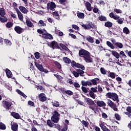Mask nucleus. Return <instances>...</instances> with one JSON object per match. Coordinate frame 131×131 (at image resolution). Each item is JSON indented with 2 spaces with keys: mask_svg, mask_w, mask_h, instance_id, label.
I'll list each match as a JSON object with an SVG mask.
<instances>
[{
  "mask_svg": "<svg viewBox=\"0 0 131 131\" xmlns=\"http://www.w3.org/2000/svg\"><path fill=\"white\" fill-rule=\"evenodd\" d=\"M87 104L89 106V109L92 110L93 111L96 113L101 110V108L99 107H105L106 103L102 100H97L96 104L94 102V100L89 98H85Z\"/></svg>",
  "mask_w": 131,
  "mask_h": 131,
  "instance_id": "1",
  "label": "nucleus"
},
{
  "mask_svg": "<svg viewBox=\"0 0 131 131\" xmlns=\"http://www.w3.org/2000/svg\"><path fill=\"white\" fill-rule=\"evenodd\" d=\"M79 56L82 57L86 62L90 63L93 62V58L91 57V53L86 50H80L79 51Z\"/></svg>",
  "mask_w": 131,
  "mask_h": 131,
  "instance_id": "2",
  "label": "nucleus"
},
{
  "mask_svg": "<svg viewBox=\"0 0 131 131\" xmlns=\"http://www.w3.org/2000/svg\"><path fill=\"white\" fill-rule=\"evenodd\" d=\"M71 67L73 68H78L80 69H77L76 71L78 72V76H80L81 77L84 76L83 75L84 72L83 70H85L84 66L79 64V63H76L74 60H72L71 61Z\"/></svg>",
  "mask_w": 131,
  "mask_h": 131,
  "instance_id": "3",
  "label": "nucleus"
},
{
  "mask_svg": "<svg viewBox=\"0 0 131 131\" xmlns=\"http://www.w3.org/2000/svg\"><path fill=\"white\" fill-rule=\"evenodd\" d=\"M107 98L112 99L113 101H119L118 95L116 93L108 92L105 95Z\"/></svg>",
  "mask_w": 131,
  "mask_h": 131,
  "instance_id": "4",
  "label": "nucleus"
},
{
  "mask_svg": "<svg viewBox=\"0 0 131 131\" xmlns=\"http://www.w3.org/2000/svg\"><path fill=\"white\" fill-rule=\"evenodd\" d=\"M109 16L111 17V18H113L115 20H117V22H118V23L119 24L121 25L123 23V20H122V18L121 17H120V16H119V15H114V12H111L109 14Z\"/></svg>",
  "mask_w": 131,
  "mask_h": 131,
  "instance_id": "5",
  "label": "nucleus"
},
{
  "mask_svg": "<svg viewBox=\"0 0 131 131\" xmlns=\"http://www.w3.org/2000/svg\"><path fill=\"white\" fill-rule=\"evenodd\" d=\"M82 28L85 30H90L91 29H96V25H94L92 22L88 21L86 24H83L81 25Z\"/></svg>",
  "mask_w": 131,
  "mask_h": 131,
  "instance_id": "6",
  "label": "nucleus"
},
{
  "mask_svg": "<svg viewBox=\"0 0 131 131\" xmlns=\"http://www.w3.org/2000/svg\"><path fill=\"white\" fill-rule=\"evenodd\" d=\"M48 46L53 50L61 49L60 47H59V43L56 40L52 41L50 44L48 43Z\"/></svg>",
  "mask_w": 131,
  "mask_h": 131,
  "instance_id": "7",
  "label": "nucleus"
},
{
  "mask_svg": "<svg viewBox=\"0 0 131 131\" xmlns=\"http://www.w3.org/2000/svg\"><path fill=\"white\" fill-rule=\"evenodd\" d=\"M54 115L51 117V121L55 123H57L59 122V117L60 116V114H59L58 112L57 111H55L54 112Z\"/></svg>",
  "mask_w": 131,
  "mask_h": 131,
  "instance_id": "8",
  "label": "nucleus"
},
{
  "mask_svg": "<svg viewBox=\"0 0 131 131\" xmlns=\"http://www.w3.org/2000/svg\"><path fill=\"white\" fill-rule=\"evenodd\" d=\"M3 104L4 108L6 110H10L12 105V103L10 101H8V100H3Z\"/></svg>",
  "mask_w": 131,
  "mask_h": 131,
  "instance_id": "9",
  "label": "nucleus"
},
{
  "mask_svg": "<svg viewBox=\"0 0 131 131\" xmlns=\"http://www.w3.org/2000/svg\"><path fill=\"white\" fill-rule=\"evenodd\" d=\"M56 8V5L53 2L47 3V9H50L51 11H55Z\"/></svg>",
  "mask_w": 131,
  "mask_h": 131,
  "instance_id": "10",
  "label": "nucleus"
},
{
  "mask_svg": "<svg viewBox=\"0 0 131 131\" xmlns=\"http://www.w3.org/2000/svg\"><path fill=\"white\" fill-rule=\"evenodd\" d=\"M39 100L40 101L44 102L45 101H47V98L46 97V94L45 93H40V94L38 96Z\"/></svg>",
  "mask_w": 131,
  "mask_h": 131,
  "instance_id": "11",
  "label": "nucleus"
},
{
  "mask_svg": "<svg viewBox=\"0 0 131 131\" xmlns=\"http://www.w3.org/2000/svg\"><path fill=\"white\" fill-rule=\"evenodd\" d=\"M99 124L102 131H111L107 127L105 126L104 122H103L102 120L100 121Z\"/></svg>",
  "mask_w": 131,
  "mask_h": 131,
  "instance_id": "12",
  "label": "nucleus"
},
{
  "mask_svg": "<svg viewBox=\"0 0 131 131\" xmlns=\"http://www.w3.org/2000/svg\"><path fill=\"white\" fill-rule=\"evenodd\" d=\"M14 30L16 33L18 34H20L23 33V32H24V29H23V28H21L20 27H19L18 26H15L14 28Z\"/></svg>",
  "mask_w": 131,
  "mask_h": 131,
  "instance_id": "13",
  "label": "nucleus"
},
{
  "mask_svg": "<svg viewBox=\"0 0 131 131\" xmlns=\"http://www.w3.org/2000/svg\"><path fill=\"white\" fill-rule=\"evenodd\" d=\"M16 12L17 13V16L20 21H23L24 16L23 13L19 10L18 8L16 9Z\"/></svg>",
  "mask_w": 131,
  "mask_h": 131,
  "instance_id": "14",
  "label": "nucleus"
},
{
  "mask_svg": "<svg viewBox=\"0 0 131 131\" xmlns=\"http://www.w3.org/2000/svg\"><path fill=\"white\" fill-rule=\"evenodd\" d=\"M42 37L43 38L46 39H53V35H52L50 34H42Z\"/></svg>",
  "mask_w": 131,
  "mask_h": 131,
  "instance_id": "15",
  "label": "nucleus"
},
{
  "mask_svg": "<svg viewBox=\"0 0 131 131\" xmlns=\"http://www.w3.org/2000/svg\"><path fill=\"white\" fill-rule=\"evenodd\" d=\"M19 9L24 14H27V12H29V10L27 9V8L23 7V6H19Z\"/></svg>",
  "mask_w": 131,
  "mask_h": 131,
  "instance_id": "16",
  "label": "nucleus"
},
{
  "mask_svg": "<svg viewBox=\"0 0 131 131\" xmlns=\"http://www.w3.org/2000/svg\"><path fill=\"white\" fill-rule=\"evenodd\" d=\"M35 65L37 69H38L40 72H42V71H44L42 65L39 64V63L36 62H35Z\"/></svg>",
  "mask_w": 131,
  "mask_h": 131,
  "instance_id": "17",
  "label": "nucleus"
},
{
  "mask_svg": "<svg viewBox=\"0 0 131 131\" xmlns=\"http://www.w3.org/2000/svg\"><path fill=\"white\" fill-rule=\"evenodd\" d=\"M113 56H114L116 59H119L120 57V55L119 53L115 50L111 51Z\"/></svg>",
  "mask_w": 131,
  "mask_h": 131,
  "instance_id": "18",
  "label": "nucleus"
},
{
  "mask_svg": "<svg viewBox=\"0 0 131 131\" xmlns=\"http://www.w3.org/2000/svg\"><path fill=\"white\" fill-rule=\"evenodd\" d=\"M85 7L89 11H92L93 9V7H92V5L89 2H86V4H85Z\"/></svg>",
  "mask_w": 131,
  "mask_h": 131,
  "instance_id": "19",
  "label": "nucleus"
},
{
  "mask_svg": "<svg viewBox=\"0 0 131 131\" xmlns=\"http://www.w3.org/2000/svg\"><path fill=\"white\" fill-rule=\"evenodd\" d=\"M11 116L14 117V118L16 119H19L20 116L19 115V113H15L14 112H11Z\"/></svg>",
  "mask_w": 131,
  "mask_h": 131,
  "instance_id": "20",
  "label": "nucleus"
},
{
  "mask_svg": "<svg viewBox=\"0 0 131 131\" xmlns=\"http://www.w3.org/2000/svg\"><path fill=\"white\" fill-rule=\"evenodd\" d=\"M77 16L79 19H84V17H85L84 13L78 11L77 13Z\"/></svg>",
  "mask_w": 131,
  "mask_h": 131,
  "instance_id": "21",
  "label": "nucleus"
},
{
  "mask_svg": "<svg viewBox=\"0 0 131 131\" xmlns=\"http://www.w3.org/2000/svg\"><path fill=\"white\" fill-rule=\"evenodd\" d=\"M86 39L88 41L90 42L91 43H93L94 42V38L91 37L90 35L86 36Z\"/></svg>",
  "mask_w": 131,
  "mask_h": 131,
  "instance_id": "22",
  "label": "nucleus"
},
{
  "mask_svg": "<svg viewBox=\"0 0 131 131\" xmlns=\"http://www.w3.org/2000/svg\"><path fill=\"white\" fill-rule=\"evenodd\" d=\"M18 125L17 123L13 124L11 125V129L13 131H17L18 130Z\"/></svg>",
  "mask_w": 131,
  "mask_h": 131,
  "instance_id": "23",
  "label": "nucleus"
},
{
  "mask_svg": "<svg viewBox=\"0 0 131 131\" xmlns=\"http://www.w3.org/2000/svg\"><path fill=\"white\" fill-rule=\"evenodd\" d=\"M99 81V79H98V78H95L94 79L91 80L92 84H93L94 85H97Z\"/></svg>",
  "mask_w": 131,
  "mask_h": 131,
  "instance_id": "24",
  "label": "nucleus"
},
{
  "mask_svg": "<svg viewBox=\"0 0 131 131\" xmlns=\"http://www.w3.org/2000/svg\"><path fill=\"white\" fill-rule=\"evenodd\" d=\"M6 75L8 78H11V77H12V73L10 70L6 69Z\"/></svg>",
  "mask_w": 131,
  "mask_h": 131,
  "instance_id": "25",
  "label": "nucleus"
},
{
  "mask_svg": "<svg viewBox=\"0 0 131 131\" xmlns=\"http://www.w3.org/2000/svg\"><path fill=\"white\" fill-rule=\"evenodd\" d=\"M62 93L63 94H66L67 95H69V96H73V95L74 94V93L72 92V91L71 90H63L62 91Z\"/></svg>",
  "mask_w": 131,
  "mask_h": 131,
  "instance_id": "26",
  "label": "nucleus"
},
{
  "mask_svg": "<svg viewBox=\"0 0 131 131\" xmlns=\"http://www.w3.org/2000/svg\"><path fill=\"white\" fill-rule=\"evenodd\" d=\"M63 61L65 62L66 63H67V64H70L71 62L72 63L71 60L70 59V58L67 57H63Z\"/></svg>",
  "mask_w": 131,
  "mask_h": 131,
  "instance_id": "27",
  "label": "nucleus"
},
{
  "mask_svg": "<svg viewBox=\"0 0 131 131\" xmlns=\"http://www.w3.org/2000/svg\"><path fill=\"white\" fill-rule=\"evenodd\" d=\"M113 25V23L111 21H106L104 23V26L107 27L108 28L112 27Z\"/></svg>",
  "mask_w": 131,
  "mask_h": 131,
  "instance_id": "28",
  "label": "nucleus"
},
{
  "mask_svg": "<svg viewBox=\"0 0 131 131\" xmlns=\"http://www.w3.org/2000/svg\"><path fill=\"white\" fill-rule=\"evenodd\" d=\"M123 47V45L122 43L116 42V43L115 44V48H116L117 49V48H119V49H122Z\"/></svg>",
  "mask_w": 131,
  "mask_h": 131,
  "instance_id": "29",
  "label": "nucleus"
},
{
  "mask_svg": "<svg viewBox=\"0 0 131 131\" xmlns=\"http://www.w3.org/2000/svg\"><path fill=\"white\" fill-rule=\"evenodd\" d=\"M106 45L111 48V49H115V47H114V45L112 44V42H110V41H106Z\"/></svg>",
  "mask_w": 131,
  "mask_h": 131,
  "instance_id": "30",
  "label": "nucleus"
},
{
  "mask_svg": "<svg viewBox=\"0 0 131 131\" xmlns=\"http://www.w3.org/2000/svg\"><path fill=\"white\" fill-rule=\"evenodd\" d=\"M8 21V18L6 16L4 15V17L0 16V21L2 23H5Z\"/></svg>",
  "mask_w": 131,
  "mask_h": 131,
  "instance_id": "31",
  "label": "nucleus"
},
{
  "mask_svg": "<svg viewBox=\"0 0 131 131\" xmlns=\"http://www.w3.org/2000/svg\"><path fill=\"white\" fill-rule=\"evenodd\" d=\"M6 13L5 12V9L4 8H0V16L2 17H4Z\"/></svg>",
  "mask_w": 131,
  "mask_h": 131,
  "instance_id": "32",
  "label": "nucleus"
},
{
  "mask_svg": "<svg viewBox=\"0 0 131 131\" xmlns=\"http://www.w3.org/2000/svg\"><path fill=\"white\" fill-rule=\"evenodd\" d=\"M107 104L111 108H113V106H114V102L112 101L111 100L108 99Z\"/></svg>",
  "mask_w": 131,
  "mask_h": 131,
  "instance_id": "33",
  "label": "nucleus"
},
{
  "mask_svg": "<svg viewBox=\"0 0 131 131\" xmlns=\"http://www.w3.org/2000/svg\"><path fill=\"white\" fill-rule=\"evenodd\" d=\"M59 46H60L62 49L64 50L65 51H68V50H69L68 47H67V46L64 45V44H62V43H60Z\"/></svg>",
  "mask_w": 131,
  "mask_h": 131,
  "instance_id": "34",
  "label": "nucleus"
},
{
  "mask_svg": "<svg viewBox=\"0 0 131 131\" xmlns=\"http://www.w3.org/2000/svg\"><path fill=\"white\" fill-rule=\"evenodd\" d=\"M39 24L40 25H39ZM37 25H39V27H45V26H46V24L45 23V22L42 20H39V22L37 23Z\"/></svg>",
  "mask_w": 131,
  "mask_h": 131,
  "instance_id": "35",
  "label": "nucleus"
},
{
  "mask_svg": "<svg viewBox=\"0 0 131 131\" xmlns=\"http://www.w3.org/2000/svg\"><path fill=\"white\" fill-rule=\"evenodd\" d=\"M123 32L126 34H129L130 33V31L127 27H124L123 29Z\"/></svg>",
  "mask_w": 131,
  "mask_h": 131,
  "instance_id": "36",
  "label": "nucleus"
},
{
  "mask_svg": "<svg viewBox=\"0 0 131 131\" xmlns=\"http://www.w3.org/2000/svg\"><path fill=\"white\" fill-rule=\"evenodd\" d=\"M47 125L50 127H53L54 126V123L51 122V120H47Z\"/></svg>",
  "mask_w": 131,
  "mask_h": 131,
  "instance_id": "37",
  "label": "nucleus"
},
{
  "mask_svg": "<svg viewBox=\"0 0 131 131\" xmlns=\"http://www.w3.org/2000/svg\"><path fill=\"white\" fill-rule=\"evenodd\" d=\"M6 129V126L4 123L0 122V129H2L3 130H5V129Z\"/></svg>",
  "mask_w": 131,
  "mask_h": 131,
  "instance_id": "38",
  "label": "nucleus"
},
{
  "mask_svg": "<svg viewBox=\"0 0 131 131\" xmlns=\"http://www.w3.org/2000/svg\"><path fill=\"white\" fill-rule=\"evenodd\" d=\"M99 19L101 21H107V18L105 16H104V15H101L99 16Z\"/></svg>",
  "mask_w": 131,
  "mask_h": 131,
  "instance_id": "39",
  "label": "nucleus"
},
{
  "mask_svg": "<svg viewBox=\"0 0 131 131\" xmlns=\"http://www.w3.org/2000/svg\"><path fill=\"white\" fill-rule=\"evenodd\" d=\"M13 23L11 21L7 22V23L6 24V27H7V28H11L13 26Z\"/></svg>",
  "mask_w": 131,
  "mask_h": 131,
  "instance_id": "40",
  "label": "nucleus"
},
{
  "mask_svg": "<svg viewBox=\"0 0 131 131\" xmlns=\"http://www.w3.org/2000/svg\"><path fill=\"white\" fill-rule=\"evenodd\" d=\"M4 42L6 45V46H11L12 45L11 41H10L8 39H5Z\"/></svg>",
  "mask_w": 131,
  "mask_h": 131,
  "instance_id": "41",
  "label": "nucleus"
},
{
  "mask_svg": "<svg viewBox=\"0 0 131 131\" xmlns=\"http://www.w3.org/2000/svg\"><path fill=\"white\" fill-rule=\"evenodd\" d=\"M89 95L92 99H96V97L94 93L92 92V91H89Z\"/></svg>",
  "mask_w": 131,
  "mask_h": 131,
  "instance_id": "42",
  "label": "nucleus"
},
{
  "mask_svg": "<svg viewBox=\"0 0 131 131\" xmlns=\"http://www.w3.org/2000/svg\"><path fill=\"white\" fill-rule=\"evenodd\" d=\"M115 117L117 121H120V120L121 119V117L120 115L118 114V113L115 114Z\"/></svg>",
  "mask_w": 131,
  "mask_h": 131,
  "instance_id": "43",
  "label": "nucleus"
},
{
  "mask_svg": "<svg viewBox=\"0 0 131 131\" xmlns=\"http://www.w3.org/2000/svg\"><path fill=\"white\" fill-rule=\"evenodd\" d=\"M119 55H120V57H121V58H122L123 57H124V58H126V57H127L126 55L124 53L123 51H121Z\"/></svg>",
  "mask_w": 131,
  "mask_h": 131,
  "instance_id": "44",
  "label": "nucleus"
},
{
  "mask_svg": "<svg viewBox=\"0 0 131 131\" xmlns=\"http://www.w3.org/2000/svg\"><path fill=\"white\" fill-rule=\"evenodd\" d=\"M81 123L85 126V127H89V122L85 120H82Z\"/></svg>",
  "mask_w": 131,
  "mask_h": 131,
  "instance_id": "45",
  "label": "nucleus"
},
{
  "mask_svg": "<svg viewBox=\"0 0 131 131\" xmlns=\"http://www.w3.org/2000/svg\"><path fill=\"white\" fill-rule=\"evenodd\" d=\"M53 106L59 107L60 106L59 102L58 101H54L52 102Z\"/></svg>",
  "mask_w": 131,
  "mask_h": 131,
  "instance_id": "46",
  "label": "nucleus"
},
{
  "mask_svg": "<svg viewBox=\"0 0 131 131\" xmlns=\"http://www.w3.org/2000/svg\"><path fill=\"white\" fill-rule=\"evenodd\" d=\"M35 57L36 59H39L40 57V53L36 52L34 53Z\"/></svg>",
  "mask_w": 131,
  "mask_h": 131,
  "instance_id": "47",
  "label": "nucleus"
},
{
  "mask_svg": "<svg viewBox=\"0 0 131 131\" xmlns=\"http://www.w3.org/2000/svg\"><path fill=\"white\" fill-rule=\"evenodd\" d=\"M26 24L27 26L29 27H33V23L31 21H30V20H26Z\"/></svg>",
  "mask_w": 131,
  "mask_h": 131,
  "instance_id": "48",
  "label": "nucleus"
},
{
  "mask_svg": "<svg viewBox=\"0 0 131 131\" xmlns=\"http://www.w3.org/2000/svg\"><path fill=\"white\" fill-rule=\"evenodd\" d=\"M114 11L117 14H122V11L120 9H117V8H115Z\"/></svg>",
  "mask_w": 131,
  "mask_h": 131,
  "instance_id": "49",
  "label": "nucleus"
},
{
  "mask_svg": "<svg viewBox=\"0 0 131 131\" xmlns=\"http://www.w3.org/2000/svg\"><path fill=\"white\" fill-rule=\"evenodd\" d=\"M100 72L102 74L105 75L106 74L107 71L104 68H100Z\"/></svg>",
  "mask_w": 131,
  "mask_h": 131,
  "instance_id": "50",
  "label": "nucleus"
},
{
  "mask_svg": "<svg viewBox=\"0 0 131 131\" xmlns=\"http://www.w3.org/2000/svg\"><path fill=\"white\" fill-rule=\"evenodd\" d=\"M72 74L75 77H79L78 72H77V71H73Z\"/></svg>",
  "mask_w": 131,
  "mask_h": 131,
  "instance_id": "51",
  "label": "nucleus"
},
{
  "mask_svg": "<svg viewBox=\"0 0 131 131\" xmlns=\"http://www.w3.org/2000/svg\"><path fill=\"white\" fill-rule=\"evenodd\" d=\"M68 129V125L65 124L63 126L62 129H61V131H67Z\"/></svg>",
  "mask_w": 131,
  "mask_h": 131,
  "instance_id": "52",
  "label": "nucleus"
},
{
  "mask_svg": "<svg viewBox=\"0 0 131 131\" xmlns=\"http://www.w3.org/2000/svg\"><path fill=\"white\" fill-rule=\"evenodd\" d=\"M109 76L111 77L112 79H115L116 77V75L114 72H111L110 73Z\"/></svg>",
  "mask_w": 131,
  "mask_h": 131,
  "instance_id": "53",
  "label": "nucleus"
},
{
  "mask_svg": "<svg viewBox=\"0 0 131 131\" xmlns=\"http://www.w3.org/2000/svg\"><path fill=\"white\" fill-rule=\"evenodd\" d=\"M55 65H56V66L57 67L58 69H59V70L61 69V66L60 64V63H59L57 61H55Z\"/></svg>",
  "mask_w": 131,
  "mask_h": 131,
  "instance_id": "54",
  "label": "nucleus"
},
{
  "mask_svg": "<svg viewBox=\"0 0 131 131\" xmlns=\"http://www.w3.org/2000/svg\"><path fill=\"white\" fill-rule=\"evenodd\" d=\"M81 90H82V91L83 92H84V93H85L89 92V91H88V90L87 89V88H85V87H84V86H82V87H81Z\"/></svg>",
  "mask_w": 131,
  "mask_h": 131,
  "instance_id": "55",
  "label": "nucleus"
},
{
  "mask_svg": "<svg viewBox=\"0 0 131 131\" xmlns=\"http://www.w3.org/2000/svg\"><path fill=\"white\" fill-rule=\"evenodd\" d=\"M102 118L103 119H107L108 118V116L107 114H106L105 113H102Z\"/></svg>",
  "mask_w": 131,
  "mask_h": 131,
  "instance_id": "56",
  "label": "nucleus"
},
{
  "mask_svg": "<svg viewBox=\"0 0 131 131\" xmlns=\"http://www.w3.org/2000/svg\"><path fill=\"white\" fill-rule=\"evenodd\" d=\"M116 80L119 82V84H121L122 81V79L121 77H117Z\"/></svg>",
  "mask_w": 131,
  "mask_h": 131,
  "instance_id": "57",
  "label": "nucleus"
},
{
  "mask_svg": "<svg viewBox=\"0 0 131 131\" xmlns=\"http://www.w3.org/2000/svg\"><path fill=\"white\" fill-rule=\"evenodd\" d=\"M28 104L30 105V106H35V103L34 102L31 101V100H29L28 101Z\"/></svg>",
  "mask_w": 131,
  "mask_h": 131,
  "instance_id": "58",
  "label": "nucleus"
},
{
  "mask_svg": "<svg viewBox=\"0 0 131 131\" xmlns=\"http://www.w3.org/2000/svg\"><path fill=\"white\" fill-rule=\"evenodd\" d=\"M73 85L75 86V88H80V85L79 84H78V82H75L73 83Z\"/></svg>",
  "mask_w": 131,
  "mask_h": 131,
  "instance_id": "59",
  "label": "nucleus"
},
{
  "mask_svg": "<svg viewBox=\"0 0 131 131\" xmlns=\"http://www.w3.org/2000/svg\"><path fill=\"white\" fill-rule=\"evenodd\" d=\"M72 28L74 29L75 30H78L79 29V28L76 25H72Z\"/></svg>",
  "mask_w": 131,
  "mask_h": 131,
  "instance_id": "60",
  "label": "nucleus"
},
{
  "mask_svg": "<svg viewBox=\"0 0 131 131\" xmlns=\"http://www.w3.org/2000/svg\"><path fill=\"white\" fill-rule=\"evenodd\" d=\"M53 14L54 16L59 17V13L58 12H57V11H55V12H54Z\"/></svg>",
  "mask_w": 131,
  "mask_h": 131,
  "instance_id": "61",
  "label": "nucleus"
},
{
  "mask_svg": "<svg viewBox=\"0 0 131 131\" xmlns=\"http://www.w3.org/2000/svg\"><path fill=\"white\" fill-rule=\"evenodd\" d=\"M93 11L95 13H98V11H99V9L98 8L95 7L93 8Z\"/></svg>",
  "mask_w": 131,
  "mask_h": 131,
  "instance_id": "62",
  "label": "nucleus"
},
{
  "mask_svg": "<svg viewBox=\"0 0 131 131\" xmlns=\"http://www.w3.org/2000/svg\"><path fill=\"white\" fill-rule=\"evenodd\" d=\"M126 111L129 113V114H131V106H128L126 107Z\"/></svg>",
  "mask_w": 131,
  "mask_h": 131,
  "instance_id": "63",
  "label": "nucleus"
},
{
  "mask_svg": "<svg viewBox=\"0 0 131 131\" xmlns=\"http://www.w3.org/2000/svg\"><path fill=\"white\" fill-rule=\"evenodd\" d=\"M91 91L93 92V93H96L97 92V88H91Z\"/></svg>",
  "mask_w": 131,
  "mask_h": 131,
  "instance_id": "64",
  "label": "nucleus"
}]
</instances>
